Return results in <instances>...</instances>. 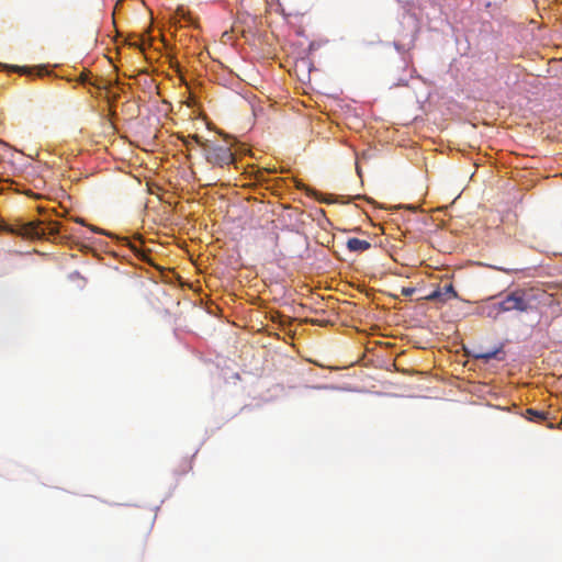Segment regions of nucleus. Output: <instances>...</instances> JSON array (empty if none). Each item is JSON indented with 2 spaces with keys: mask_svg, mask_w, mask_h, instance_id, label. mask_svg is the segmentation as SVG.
<instances>
[{
  "mask_svg": "<svg viewBox=\"0 0 562 562\" xmlns=\"http://www.w3.org/2000/svg\"><path fill=\"white\" fill-rule=\"evenodd\" d=\"M0 232L16 235L23 239H49L59 233L58 222L29 221L15 218L11 223L0 224Z\"/></svg>",
  "mask_w": 562,
  "mask_h": 562,
  "instance_id": "nucleus-1",
  "label": "nucleus"
},
{
  "mask_svg": "<svg viewBox=\"0 0 562 562\" xmlns=\"http://www.w3.org/2000/svg\"><path fill=\"white\" fill-rule=\"evenodd\" d=\"M371 244L368 240L359 238H349L347 240V248L353 252H362L370 249Z\"/></svg>",
  "mask_w": 562,
  "mask_h": 562,
  "instance_id": "nucleus-6",
  "label": "nucleus"
},
{
  "mask_svg": "<svg viewBox=\"0 0 562 562\" xmlns=\"http://www.w3.org/2000/svg\"><path fill=\"white\" fill-rule=\"evenodd\" d=\"M414 291L415 290L413 288H403L402 294L405 296H408V295H412L414 293Z\"/></svg>",
  "mask_w": 562,
  "mask_h": 562,
  "instance_id": "nucleus-11",
  "label": "nucleus"
},
{
  "mask_svg": "<svg viewBox=\"0 0 562 562\" xmlns=\"http://www.w3.org/2000/svg\"><path fill=\"white\" fill-rule=\"evenodd\" d=\"M501 352H502V348H497V349L492 350V351L480 352V353L475 355V358L476 359H482L485 362H487V361H490L492 359L497 358L498 353H501Z\"/></svg>",
  "mask_w": 562,
  "mask_h": 562,
  "instance_id": "nucleus-7",
  "label": "nucleus"
},
{
  "mask_svg": "<svg viewBox=\"0 0 562 562\" xmlns=\"http://www.w3.org/2000/svg\"><path fill=\"white\" fill-rule=\"evenodd\" d=\"M527 417L530 420H542L546 418L544 412L536 411L532 408H529L526 411Z\"/></svg>",
  "mask_w": 562,
  "mask_h": 562,
  "instance_id": "nucleus-9",
  "label": "nucleus"
},
{
  "mask_svg": "<svg viewBox=\"0 0 562 562\" xmlns=\"http://www.w3.org/2000/svg\"><path fill=\"white\" fill-rule=\"evenodd\" d=\"M193 136L194 135H189L188 137H181V140L183 142L184 146L190 149L191 148V143L195 140L193 139Z\"/></svg>",
  "mask_w": 562,
  "mask_h": 562,
  "instance_id": "nucleus-10",
  "label": "nucleus"
},
{
  "mask_svg": "<svg viewBox=\"0 0 562 562\" xmlns=\"http://www.w3.org/2000/svg\"><path fill=\"white\" fill-rule=\"evenodd\" d=\"M0 69L18 72L20 75H24V76H29V77L34 76V75L42 77V76L48 74V70L45 67L32 68V67H26V66H16V65L10 66V65L2 64V63H0Z\"/></svg>",
  "mask_w": 562,
  "mask_h": 562,
  "instance_id": "nucleus-4",
  "label": "nucleus"
},
{
  "mask_svg": "<svg viewBox=\"0 0 562 562\" xmlns=\"http://www.w3.org/2000/svg\"><path fill=\"white\" fill-rule=\"evenodd\" d=\"M310 322H311V324H313V325H321V324H322V323H321L319 321H317V319H311Z\"/></svg>",
  "mask_w": 562,
  "mask_h": 562,
  "instance_id": "nucleus-13",
  "label": "nucleus"
},
{
  "mask_svg": "<svg viewBox=\"0 0 562 562\" xmlns=\"http://www.w3.org/2000/svg\"><path fill=\"white\" fill-rule=\"evenodd\" d=\"M530 308V300L527 291L517 289L507 294L501 302L488 307L486 315L496 318L504 312H527Z\"/></svg>",
  "mask_w": 562,
  "mask_h": 562,
  "instance_id": "nucleus-2",
  "label": "nucleus"
},
{
  "mask_svg": "<svg viewBox=\"0 0 562 562\" xmlns=\"http://www.w3.org/2000/svg\"><path fill=\"white\" fill-rule=\"evenodd\" d=\"M79 81H80L81 83H85V82L87 81V76H86V75H83V74H81V75H80V77H79Z\"/></svg>",
  "mask_w": 562,
  "mask_h": 562,
  "instance_id": "nucleus-12",
  "label": "nucleus"
},
{
  "mask_svg": "<svg viewBox=\"0 0 562 562\" xmlns=\"http://www.w3.org/2000/svg\"><path fill=\"white\" fill-rule=\"evenodd\" d=\"M195 143L202 148L204 157L214 167L224 168L235 164L236 158L228 145H214L193 136Z\"/></svg>",
  "mask_w": 562,
  "mask_h": 562,
  "instance_id": "nucleus-3",
  "label": "nucleus"
},
{
  "mask_svg": "<svg viewBox=\"0 0 562 562\" xmlns=\"http://www.w3.org/2000/svg\"><path fill=\"white\" fill-rule=\"evenodd\" d=\"M175 18L177 19V22H181L182 20L191 23L192 16L189 12H187L183 8H178L175 14Z\"/></svg>",
  "mask_w": 562,
  "mask_h": 562,
  "instance_id": "nucleus-8",
  "label": "nucleus"
},
{
  "mask_svg": "<svg viewBox=\"0 0 562 562\" xmlns=\"http://www.w3.org/2000/svg\"><path fill=\"white\" fill-rule=\"evenodd\" d=\"M131 248H132L134 251H137V248H136L134 245H131Z\"/></svg>",
  "mask_w": 562,
  "mask_h": 562,
  "instance_id": "nucleus-14",
  "label": "nucleus"
},
{
  "mask_svg": "<svg viewBox=\"0 0 562 562\" xmlns=\"http://www.w3.org/2000/svg\"><path fill=\"white\" fill-rule=\"evenodd\" d=\"M454 297H457V292L454 291L452 283H447L428 295V300L440 302H447Z\"/></svg>",
  "mask_w": 562,
  "mask_h": 562,
  "instance_id": "nucleus-5",
  "label": "nucleus"
}]
</instances>
